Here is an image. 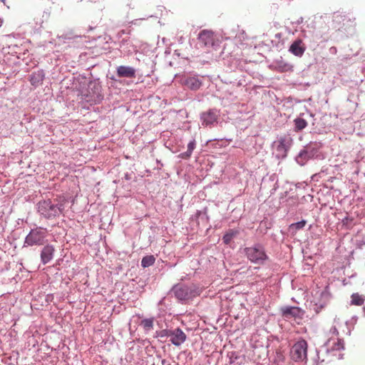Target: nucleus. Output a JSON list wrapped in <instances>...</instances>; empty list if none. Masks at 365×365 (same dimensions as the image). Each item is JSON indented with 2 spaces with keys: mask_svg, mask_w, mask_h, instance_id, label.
<instances>
[{
  "mask_svg": "<svg viewBox=\"0 0 365 365\" xmlns=\"http://www.w3.org/2000/svg\"><path fill=\"white\" fill-rule=\"evenodd\" d=\"M55 249L53 245H47L44 246L41 252V259L43 264L49 262L53 257Z\"/></svg>",
  "mask_w": 365,
  "mask_h": 365,
  "instance_id": "11",
  "label": "nucleus"
},
{
  "mask_svg": "<svg viewBox=\"0 0 365 365\" xmlns=\"http://www.w3.org/2000/svg\"><path fill=\"white\" fill-rule=\"evenodd\" d=\"M306 50V46L302 39L294 41L289 47V51L296 56L301 57Z\"/></svg>",
  "mask_w": 365,
  "mask_h": 365,
  "instance_id": "9",
  "label": "nucleus"
},
{
  "mask_svg": "<svg viewBox=\"0 0 365 365\" xmlns=\"http://www.w3.org/2000/svg\"><path fill=\"white\" fill-rule=\"evenodd\" d=\"M44 78V73L43 71L41 70L33 72L30 77H29V81L31 82V84L35 87L38 86L40 84L42 83Z\"/></svg>",
  "mask_w": 365,
  "mask_h": 365,
  "instance_id": "14",
  "label": "nucleus"
},
{
  "mask_svg": "<svg viewBox=\"0 0 365 365\" xmlns=\"http://www.w3.org/2000/svg\"><path fill=\"white\" fill-rule=\"evenodd\" d=\"M155 257L153 255H148L144 257L141 261V265L143 267H148L153 265L155 262Z\"/></svg>",
  "mask_w": 365,
  "mask_h": 365,
  "instance_id": "21",
  "label": "nucleus"
},
{
  "mask_svg": "<svg viewBox=\"0 0 365 365\" xmlns=\"http://www.w3.org/2000/svg\"><path fill=\"white\" fill-rule=\"evenodd\" d=\"M153 318L145 319L141 321L140 324L143 326V329L146 331H149L153 327Z\"/></svg>",
  "mask_w": 365,
  "mask_h": 365,
  "instance_id": "22",
  "label": "nucleus"
},
{
  "mask_svg": "<svg viewBox=\"0 0 365 365\" xmlns=\"http://www.w3.org/2000/svg\"><path fill=\"white\" fill-rule=\"evenodd\" d=\"M199 43L205 47L207 52L217 51L220 47V40L210 30H202L198 35Z\"/></svg>",
  "mask_w": 365,
  "mask_h": 365,
  "instance_id": "3",
  "label": "nucleus"
},
{
  "mask_svg": "<svg viewBox=\"0 0 365 365\" xmlns=\"http://www.w3.org/2000/svg\"><path fill=\"white\" fill-rule=\"evenodd\" d=\"M330 333L332 334V336L331 338H336V337H339V331L336 329V327H332L331 329H330Z\"/></svg>",
  "mask_w": 365,
  "mask_h": 365,
  "instance_id": "27",
  "label": "nucleus"
},
{
  "mask_svg": "<svg viewBox=\"0 0 365 365\" xmlns=\"http://www.w3.org/2000/svg\"><path fill=\"white\" fill-rule=\"evenodd\" d=\"M62 204L56 205L51 200H41L38 203L39 213L47 219H52L63 212Z\"/></svg>",
  "mask_w": 365,
  "mask_h": 365,
  "instance_id": "2",
  "label": "nucleus"
},
{
  "mask_svg": "<svg viewBox=\"0 0 365 365\" xmlns=\"http://www.w3.org/2000/svg\"><path fill=\"white\" fill-rule=\"evenodd\" d=\"M295 130L299 131L303 130L307 126V122L301 118H297L294 120Z\"/></svg>",
  "mask_w": 365,
  "mask_h": 365,
  "instance_id": "20",
  "label": "nucleus"
},
{
  "mask_svg": "<svg viewBox=\"0 0 365 365\" xmlns=\"http://www.w3.org/2000/svg\"><path fill=\"white\" fill-rule=\"evenodd\" d=\"M217 115L214 111L209 110L203 113L201 115V120H202V125H210L217 121Z\"/></svg>",
  "mask_w": 365,
  "mask_h": 365,
  "instance_id": "15",
  "label": "nucleus"
},
{
  "mask_svg": "<svg viewBox=\"0 0 365 365\" xmlns=\"http://www.w3.org/2000/svg\"><path fill=\"white\" fill-rule=\"evenodd\" d=\"M196 143L195 140L190 141L187 145V150L185 153H182L179 155V157L182 159H188L190 158L193 150L195 148Z\"/></svg>",
  "mask_w": 365,
  "mask_h": 365,
  "instance_id": "17",
  "label": "nucleus"
},
{
  "mask_svg": "<svg viewBox=\"0 0 365 365\" xmlns=\"http://www.w3.org/2000/svg\"><path fill=\"white\" fill-rule=\"evenodd\" d=\"M183 84L188 88L195 91L200 88L202 82L196 76H189L185 79Z\"/></svg>",
  "mask_w": 365,
  "mask_h": 365,
  "instance_id": "13",
  "label": "nucleus"
},
{
  "mask_svg": "<svg viewBox=\"0 0 365 365\" xmlns=\"http://www.w3.org/2000/svg\"><path fill=\"white\" fill-rule=\"evenodd\" d=\"M244 252L247 258L256 264H263L269 259L264 247L259 244L245 247Z\"/></svg>",
  "mask_w": 365,
  "mask_h": 365,
  "instance_id": "1",
  "label": "nucleus"
},
{
  "mask_svg": "<svg viewBox=\"0 0 365 365\" xmlns=\"http://www.w3.org/2000/svg\"><path fill=\"white\" fill-rule=\"evenodd\" d=\"M286 139L284 138H281L279 140V145L277 147V150H286Z\"/></svg>",
  "mask_w": 365,
  "mask_h": 365,
  "instance_id": "25",
  "label": "nucleus"
},
{
  "mask_svg": "<svg viewBox=\"0 0 365 365\" xmlns=\"http://www.w3.org/2000/svg\"><path fill=\"white\" fill-rule=\"evenodd\" d=\"M173 291L175 296L180 300H186L190 297V289L185 285H176L173 287Z\"/></svg>",
  "mask_w": 365,
  "mask_h": 365,
  "instance_id": "8",
  "label": "nucleus"
},
{
  "mask_svg": "<svg viewBox=\"0 0 365 365\" xmlns=\"http://www.w3.org/2000/svg\"><path fill=\"white\" fill-rule=\"evenodd\" d=\"M307 342L304 339L297 341L292 347L290 355L295 361H304L307 356Z\"/></svg>",
  "mask_w": 365,
  "mask_h": 365,
  "instance_id": "5",
  "label": "nucleus"
},
{
  "mask_svg": "<svg viewBox=\"0 0 365 365\" xmlns=\"http://www.w3.org/2000/svg\"><path fill=\"white\" fill-rule=\"evenodd\" d=\"M277 68L281 72H287L292 70V66L282 61L277 62Z\"/></svg>",
  "mask_w": 365,
  "mask_h": 365,
  "instance_id": "23",
  "label": "nucleus"
},
{
  "mask_svg": "<svg viewBox=\"0 0 365 365\" xmlns=\"http://www.w3.org/2000/svg\"><path fill=\"white\" fill-rule=\"evenodd\" d=\"M117 75L119 77L134 78L135 70L130 66H120L117 68Z\"/></svg>",
  "mask_w": 365,
  "mask_h": 365,
  "instance_id": "12",
  "label": "nucleus"
},
{
  "mask_svg": "<svg viewBox=\"0 0 365 365\" xmlns=\"http://www.w3.org/2000/svg\"><path fill=\"white\" fill-rule=\"evenodd\" d=\"M332 22L334 28L341 30L348 26V24L351 22V19L346 15L335 13L333 16Z\"/></svg>",
  "mask_w": 365,
  "mask_h": 365,
  "instance_id": "7",
  "label": "nucleus"
},
{
  "mask_svg": "<svg viewBox=\"0 0 365 365\" xmlns=\"http://www.w3.org/2000/svg\"><path fill=\"white\" fill-rule=\"evenodd\" d=\"M239 234L238 230H230L222 237L225 244L228 245L234 237Z\"/></svg>",
  "mask_w": 365,
  "mask_h": 365,
  "instance_id": "19",
  "label": "nucleus"
},
{
  "mask_svg": "<svg viewBox=\"0 0 365 365\" xmlns=\"http://www.w3.org/2000/svg\"><path fill=\"white\" fill-rule=\"evenodd\" d=\"M306 223L307 222L305 220H302L300 222L293 223V224L290 225L289 230H293V231H297L298 230L302 229L305 226Z\"/></svg>",
  "mask_w": 365,
  "mask_h": 365,
  "instance_id": "24",
  "label": "nucleus"
},
{
  "mask_svg": "<svg viewBox=\"0 0 365 365\" xmlns=\"http://www.w3.org/2000/svg\"><path fill=\"white\" fill-rule=\"evenodd\" d=\"M186 334L179 328L173 330L170 341L175 346L181 345L186 340Z\"/></svg>",
  "mask_w": 365,
  "mask_h": 365,
  "instance_id": "10",
  "label": "nucleus"
},
{
  "mask_svg": "<svg viewBox=\"0 0 365 365\" xmlns=\"http://www.w3.org/2000/svg\"><path fill=\"white\" fill-rule=\"evenodd\" d=\"M351 304L361 306L365 300L364 295L359 294V293H354L351 296Z\"/></svg>",
  "mask_w": 365,
  "mask_h": 365,
  "instance_id": "18",
  "label": "nucleus"
},
{
  "mask_svg": "<svg viewBox=\"0 0 365 365\" xmlns=\"http://www.w3.org/2000/svg\"><path fill=\"white\" fill-rule=\"evenodd\" d=\"M364 176H365V173H364Z\"/></svg>",
  "mask_w": 365,
  "mask_h": 365,
  "instance_id": "28",
  "label": "nucleus"
},
{
  "mask_svg": "<svg viewBox=\"0 0 365 365\" xmlns=\"http://www.w3.org/2000/svg\"><path fill=\"white\" fill-rule=\"evenodd\" d=\"M281 310L282 317L286 320H294L297 324L301 323L304 315V312L300 308L296 307H284Z\"/></svg>",
  "mask_w": 365,
  "mask_h": 365,
  "instance_id": "6",
  "label": "nucleus"
},
{
  "mask_svg": "<svg viewBox=\"0 0 365 365\" xmlns=\"http://www.w3.org/2000/svg\"><path fill=\"white\" fill-rule=\"evenodd\" d=\"M327 345L332 350L336 351L344 348V341L339 337L329 339Z\"/></svg>",
  "mask_w": 365,
  "mask_h": 365,
  "instance_id": "16",
  "label": "nucleus"
},
{
  "mask_svg": "<svg viewBox=\"0 0 365 365\" xmlns=\"http://www.w3.org/2000/svg\"><path fill=\"white\" fill-rule=\"evenodd\" d=\"M46 230L41 227L33 229L27 235L24 242V246L42 245L46 237Z\"/></svg>",
  "mask_w": 365,
  "mask_h": 365,
  "instance_id": "4",
  "label": "nucleus"
},
{
  "mask_svg": "<svg viewBox=\"0 0 365 365\" xmlns=\"http://www.w3.org/2000/svg\"><path fill=\"white\" fill-rule=\"evenodd\" d=\"M172 331H173V330H170V329L162 330L160 331V336L161 337L168 336V337H170L171 338Z\"/></svg>",
  "mask_w": 365,
  "mask_h": 365,
  "instance_id": "26",
  "label": "nucleus"
}]
</instances>
